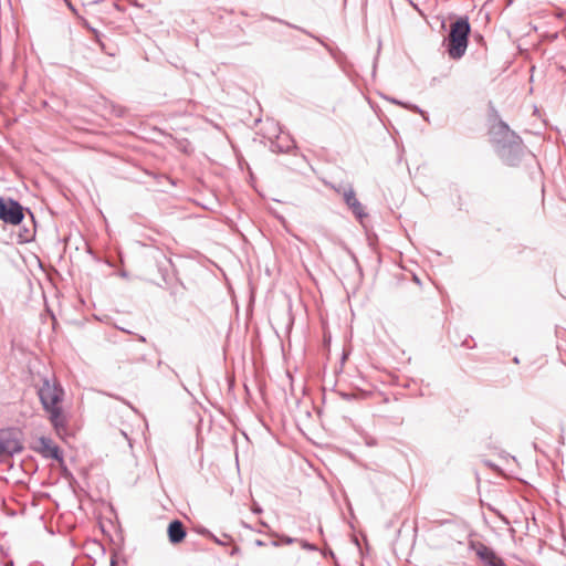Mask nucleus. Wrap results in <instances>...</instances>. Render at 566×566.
Masks as SVG:
<instances>
[{"instance_id": "nucleus-19", "label": "nucleus", "mask_w": 566, "mask_h": 566, "mask_svg": "<svg viewBox=\"0 0 566 566\" xmlns=\"http://www.w3.org/2000/svg\"><path fill=\"white\" fill-rule=\"evenodd\" d=\"M390 101H391L392 103L398 104V105H401V106H403V107H405V105H406V103H402V102H400V101H398V99H395V98H391Z\"/></svg>"}, {"instance_id": "nucleus-3", "label": "nucleus", "mask_w": 566, "mask_h": 566, "mask_svg": "<svg viewBox=\"0 0 566 566\" xmlns=\"http://www.w3.org/2000/svg\"><path fill=\"white\" fill-rule=\"evenodd\" d=\"M470 33L471 24L467 15L458 17L451 23L447 43V53L450 59L460 60L465 54Z\"/></svg>"}, {"instance_id": "nucleus-10", "label": "nucleus", "mask_w": 566, "mask_h": 566, "mask_svg": "<svg viewBox=\"0 0 566 566\" xmlns=\"http://www.w3.org/2000/svg\"><path fill=\"white\" fill-rule=\"evenodd\" d=\"M214 140L224 144V145H231L228 135L224 133L222 128L214 125Z\"/></svg>"}, {"instance_id": "nucleus-4", "label": "nucleus", "mask_w": 566, "mask_h": 566, "mask_svg": "<svg viewBox=\"0 0 566 566\" xmlns=\"http://www.w3.org/2000/svg\"><path fill=\"white\" fill-rule=\"evenodd\" d=\"M22 450L21 432L15 429L0 430V457H10Z\"/></svg>"}, {"instance_id": "nucleus-23", "label": "nucleus", "mask_w": 566, "mask_h": 566, "mask_svg": "<svg viewBox=\"0 0 566 566\" xmlns=\"http://www.w3.org/2000/svg\"><path fill=\"white\" fill-rule=\"evenodd\" d=\"M513 360H514V363H515V364H518V363H520V360H518V358H517V357H514V359H513Z\"/></svg>"}, {"instance_id": "nucleus-25", "label": "nucleus", "mask_w": 566, "mask_h": 566, "mask_svg": "<svg viewBox=\"0 0 566 566\" xmlns=\"http://www.w3.org/2000/svg\"><path fill=\"white\" fill-rule=\"evenodd\" d=\"M112 566H114V564H112Z\"/></svg>"}, {"instance_id": "nucleus-24", "label": "nucleus", "mask_w": 566, "mask_h": 566, "mask_svg": "<svg viewBox=\"0 0 566 566\" xmlns=\"http://www.w3.org/2000/svg\"><path fill=\"white\" fill-rule=\"evenodd\" d=\"M256 545L261 546L263 543L261 541H256Z\"/></svg>"}, {"instance_id": "nucleus-14", "label": "nucleus", "mask_w": 566, "mask_h": 566, "mask_svg": "<svg viewBox=\"0 0 566 566\" xmlns=\"http://www.w3.org/2000/svg\"><path fill=\"white\" fill-rule=\"evenodd\" d=\"M281 541H282L283 543H285V544H292V543L296 542L297 539L292 538V537L286 536V535H283V536L281 537Z\"/></svg>"}, {"instance_id": "nucleus-7", "label": "nucleus", "mask_w": 566, "mask_h": 566, "mask_svg": "<svg viewBox=\"0 0 566 566\" xmlns=\"http://www.w3.org/2000/svg\"><path fill=\"white\" fill-rule=\"evenodd\" d=\"M336 191L338 193H342L345 203L359 221H363V219L367 217L365 208L361 205V202L356 198V192L352 186L345 187L339 185L336 188Z\"/></svg>"}, {"instance_id": "nucleus-22", "label": "nucleus", "mask_w": 566, "mask_h": 566, "mask_svg": "<svg viewBox=\"0 0 566 566\" xmlns=\"http://www.w3.org/2000/svg\"><path fill=\"white\" fill-rule=\"evenodd\" d=\"M213 266H214L216 269H218V270L223 274V271H222L220 268H218L217 263H213Z\"/></svg>"}, {"instance_id": "nucleus-21", "label": "nucleus", "mask_w": 566, "mask_h": 566, "mask_svg": "<svg viewBox=\"0 0 566 566\" xmlns=\"http://www.w3.org/2000/svg\"><path fill=\"white\" fill-rule=\"evenodd\" d=\"M440 523H441V524H449V525H450V524H453V522H452V521H450V520H447V521H443V522H440Z\"/></svg>"}, {"instance_id": "nucleus-20", "label": "nucleus", "mask_w": 566, "mask_h": 566, "mask_svg": "<svg viewBox=\"0 0 566 566\" xmlns=\"http://www.w3.org/2000/svg\"><path fill=\"white\" fill-rule=\"evenodd\" d=\"M214 544L224 545L218 537H213Z\"/></svg>"}, {"instance_id": "nucleus-1", "label": "nucleus", "mask_w": 566, "mask_h": 566, "mask_svg": "<svg viewBox=\"0 0 566 566\" xmlns=\"http://www.w3.org/2000/svg\"><path fill=\"white\" fill-rule=\"evenodd\" d=\"M490 135L495 153L502 161L507 166H517L524 155L521 137L502 120L491 128Z\"/></svg>"}, {"instance_id": "nucleus-11", "label": "nucleus", "mask_w": 566, "mask_h": 566, "mask_svg": "<svg viewBox=\"0 0 566 566\" xmlns=\"http://www.w3.org/2000/svg\"><path fill=\"white\" fill-rule=\"evenodd\" d=\"M272 20H273V21H277V22H280V23H283V24H285V25H287V27H290V28H293V29L300 30V31H302V32L306 33L307 35H310V36L314 38L315 40H317V41H318V42H321L322 44H324V42H323L319 38H317V36L313 35L312 33H310L308 31L304 30V29H303V28H301V27L294 25V24H292V23H290V22H286V21L281 20V19L272 18Z\"/></svg>"}, {"instance_id": "nucleus-16", "label": "nucleus", "mask_w": 566, "mask_h": 566, "mask_svg": "<svg viewBox=\"0 0 566 566\" xmlns=\"http://www.w3.org/2000/svg\"><path fill=\"white\" fill-rule=\"evenodd\" d=\"M340 396H342V398H343L344 400H347V401H349V400H352V399H354V398H355V395H354V394H348V392H342V394H340Z\"/></svg>"}, {"instance_id": "nucleus-18", "label": "nucleus", "mask_w": 566, "mask_h": 566, "mask_svg": "<svg viewBox=\"0 0 566 566\" xmlns=\"http://www.w3.org/2000/svg\"><path fill=\"white\" fill-rule=\"evenodd\" d=\"M239 552V547L238 546H232L231 549H230V555H234Z\"/></svg>"}, {"instance_id": "nucleus-6", "label": "nucleus", "mask_w": 566, "mask_h": 566, "mask_svg": "<svg viewBox=\"0 0 566 566\" xmlns=\"http://www.w3.org/2000/svg\"><path fill=\"white\" fill-rule=\"evenodd\" d=\"M23 217L22 207L18 202L0 198V220L15 226Z\"/></svg>"}, {"instance_id": "nucleus-12", "label": "nucleus", "mask_w": 566, "mask_h": 566, "mask_svg": "<svg viewBox=\"0 0 566 566\" xmlns=\"http://www.w3.org/2000/svg\"><path fill=\"white\" fill-rule=\"evenodd\" d=\"M405 107L415 113L420 114L424 120H429L428 114L424 111H422L419 106L413 105V104H406Z\"/></svg>"}, {"instance_id": "nucleus-17", "label": "nucleus", "mask_w": 566, "mask_h": 566, "mask_svg": "<svg viewBox=\"0 0 566 566\" xmlns=\"http://www.w3.org/2000/svg\"><path fill=\"white\" fill-rule=\"evenodd\" d=\"M252 511H253L254 513L259 514V513H261V512H262V509H261L258 504H254V505H253Z\"/></svg>"}, {"instance_id": "nucleus-9", "label": "nucleus", "mask_w": 566, "mask_h": 566, "mask_svg": "<svg viewBox=\"0 0 566 566\" xmlns=\"http://www.w3.org/2000/svg\"><path fill=\"white\" fill-rule=\"evenodd\" d=\"M168 537L172 544H178L186 537V531L180 521H174L168 526Z\"/></svg>"}, {"instance_id": "nucleus-5", "label": "nucleus", "mask_w": 566, "mask_h": 566, "mask_svg": "<svg viewBox=\"0 0 566 566\" xmlns=\"http://www.w3.org/2000/svg\"><path fill=\"white\" fill-rule=\"evenodd\" d=\"M469 548L476 554L484 566H505L504 560L482 542L470 541Z\"/></svg>"}, {"instance_id": "nucleus-2", "label": "nucleus", "mask_w": 566, "mask_h": 566, "mask_svg": "<svg viewBox=\"0 0 566 566\" xmlns=\"http://www.w3.org/2000/svg\"><path fill=\"white\" fill-rule=\"evenodd\" d=\"M39 397L57 436H62L66 427V417L61 408L63 390L57 385L45 380L39 389Z\"/></svg>"}, {"instance_id": "nucleus-8", "label": "nucleus", "mask_w": 566, "mask_h": 566, "mask_svg": "<svg viewBox=\"0 0 566 566\" xmlns=\"http://www.w3.org/2000/svg\"><path fill=\"white\" fill-rule=\"evenodd\" d=\"M34 450L45 458L62 461V455L59 447L50 438L40 437L36 440Z\"/></svg>"}, {"instance_id": "nucleus-15", "label": "nucleus", "mask_w": 566, "mask_h": 566, "mask_svg": "<svg viewBox=\"0 0 566 566\" xmlns=\"http://www.w3.org/2000/svg\"><path fill=\"white\" fill-rule=\"evenodd\" d=\"M272 147H273V150H276L275 148H277L279 153H286V151H289V148H290L289 146L286 148H283L279 144H272Z\"/></svg>"}, {"instance_id": "nucleus-13", "label": "nucleus", "mask_w": 566, "mask_h": 566, "mask_svg": "<svg viewBox=\"0 0 566 566\" xmlns=\"http://www.w3.org/2000/svg\"><path fill=\"white\" fill-rule=\"evenodd\" d=\"M301 545H302V547H303L304 549L312 551V552L317 551L316 545L311 544V543H308V542H306V541H301Z\"/></svg>"}]
</instances>
